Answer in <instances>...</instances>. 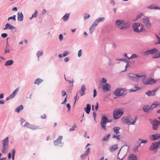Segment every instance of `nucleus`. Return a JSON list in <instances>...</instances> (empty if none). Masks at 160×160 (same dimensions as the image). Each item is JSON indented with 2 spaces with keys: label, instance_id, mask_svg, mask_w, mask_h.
Returning a JSON list of instances; mask_svg holds the SVG:
<instances>
[{
  "label": "nucleus",
  "instance_id": "1",
  "mask_svg": "<svg viewBox=\"0 0 160 160\" xmlns=\"http://www.w3.org/2000/svg\"><path fill=\"white\" fill-rule=\"evenodd\" d=\"M137 119V117H135L134 119L132 118H128L127 117H123L122 119V121L124 124L128 125L135 124Z\"/></svg>",
  "mask_w": 160,
  "mask_h": 160
},
{
  "label": "nucleus",
  "instance_id": "2",
  "mask_svg": "<svg viewBox=\"0 0 160 160\" xmlns=\"http://www.w3.org/2000/svg\"><path fill=\"white\" fill-rule=\"evenodd\" d=\"M116 23L118 28L122 30L128 28L130 26L129 23H128L124 20H117Z\"/></svg>",
  "mask_w": 160,
  "mask_h": 160
},
{
  "label": "nucleus",
  "instance_id": "3",
  "mask_svg": "<svg viewBox=\"0 0 160 160\" xmlns=\"http://www.w3.org/2000/svg\"><path fill=\"white\" fill-rule=\"evenodd\" d=\"M142 76L141 78L143 83L145 85L149 84H152L155 83L157 82V80L152 79H147L145 75H142Z\"/></svg>",
  "mask_w": 160,
  "mask_h": 160
},
{
  "label": "nucleus",
  "instance_id": "4",
  "mask_svg": "<svg viewBox=\"0 0 160 160\" xmlns=\"http://www.w3.org/2000/svg\"><path fill=\"white\" fill-rule=\"evenodd\" d=\"M123 110L122 109H115L113 113V118L115 119H117L123 114Z\"/></svg>",
  "mask_w": 160,
  "mask_h": 160
},
{
  "label": "nucleus",
  "instance_id": "5",
  "mask_svg": "<svg viewBox=\"0 0 160 160\" xmlns=\"http://www.w3.org/2000/svg\"><path fill=\"white\" fill-rule=\"evenodd\" d=\"M120 129V128L118 127H115L113 128V130L115 134L113 135V138H115L118 140H120L121 135L119 133Z\"/></svg>",
  "mask_w": 160,
  "mask_h": 160
},
{
  "label": "nucleus",
  "instance_id": "6",
  "mask_svg": "<svg viewBox=\"0 0 160 160\" xmlns=\"http://www.w3.org/2000/svg\"><path fill=\"white\" fill-rule=\"evenodd\" d=\"M133 29L134 32H141L143 31V26L138 23H135L132 25Z\"/></svg>",
  "mask_w": 160,
  "mask_h": 160
},
{
  "label": "nucleus",
  "instance_id": "7",
  "mask_svg": "<svg viewBox=\"0 0 160 160\" xmlns=\"http://www.w3.org/2000/svg\"><path fill=\"white\" fill-rule=\"evenodd\" d=\"M126 90L122 88H117L114 92V94L118 96H121L126 94Z\"/></svg>",
  "mask_w": 160,
  "mask_h": 160
},
{
  "label": "nucleus",
  "instance_id": "8",
  "mask_svg": "<svg viewBox=\"0 0 160 160\" xmlns=\"http://www.w3.org/2000/svg\"><path fill=\"white\" fill-rule=\"evenodd\" d=\"M129 78L132 81H137L142 77V75L140 74L139 75H137L136 74L130 73L128 75Z\"/></svg>",
  "mask_w": 160,
  "mask_h": 160
},
{
  "label": "nucleus",
  "instance_id": "9",
  "mask_svg": "<svg viewBox=\"0 0 160 160\" xmlns=\"http://www.w3.org/2000/svg\"><path fill=\"white\" fill-rule=\"evenodd\" d=\"M109 122V121H108V118L106 116H103L100 122V125L101 126L102 128L104 130H106V125L107 122Z\"/></svg>",
  "mask_w": 160,
  "mask_h": 160
},
{
  "label": "nucleus",
  "instance_id": "10",
  "mask_svg": "<svg viewBox=\"0 0 160 160\" xmlns=\"http://www.w3.org/2000/svg\"><path fill=\"white\" fill-rule=\"evenodd\" d=\"M160 105L159 104L155 103L152 104L151 106L148 105L144 106L143 108V109L145 112H147L152 109Z\"/></svg>",
  "mask_w": 160,
  "mask_h": 160
},
{
  "label": "nucleus",
  "instance_id": "11",
  "mask_svg": "<svg viewBox=\"0 0 160 160\" xmlns=\"http://www.w3.org/2000/svg\"><path fill=\"white\" fill-rule=\"evenodd\" d=\"M152 125V129L153 130H157L158 126L160 125V121L157 119H154L151 121Z\"/></svg>",
  "mask_w": 160,
  "mask_h": 160
},
{
  "label": "nucleus",
  "instance_id": "12",
  "mask_svg": "<svg viewBox=\"0 0 160 160\" xmlns=\"http://www.w3.org/2000/svg\"><path fill=\"white\" fill-rule=\"evenodd\" d=\"M160 147V140L157 142L153 143L149 148L150 151H152L157 149L158 147Z\"/></svg>",
  "mask_w": 160,
  "mask_h": 160
},
{
  "label": "nucleus",
  "instance_id": "13",
  "mask_svg": "<svg viewBox=\"0 0 160 160\" xmlns=\"http://www.w3.org/2000/svg\"><path fill=\"white\" fill-rule=\"evenodd\" d=\"M23 126L27 127L29 128H30L33 130H35L37 129H41V128H39L38 127H36L32 125H31L28 122H26Z\"/></svg>",
  "mask_w": 160,
  "mask_h": 160
},
{
  "label": "nucleus",
  "instance_id": "14",
  "mask_svg": "<svg viewBox=\"0 0 160 160\" xmlns=\"http://www.w3.org/2000/svg\"><path fill=\"white\" fill-rule=\"evenodd\" d=\"M160 138V134L156 133L150 136V138L152 141H155Z\"/></svg>",
  "mask_w": 160,
  "mask_h": 160
},
{
  "label": "nucleus",
  "instance_id": "15",
  "mask_svg": "<svg viewBox=\"0 0 160 160\" xmlns=\"http://www.w3.org/2000/svg\"><path fill=\"white\" fill-rule=\"evenodd\" d=\"M144 23L146 27L148 28H150L151 26V24L150 22L149 19L148 18H145L143 19Z\"/></svg>",
  "mask_w": 160,
  "mask_h": 160
},
{
  "label": "nucleus",
  "instance_id": "16",
  "mask_svg": "<svg viewBox=\"0 0 160 160\" xmlns=\"http://www.w3.org/2000/svg\"><path fill=\"white\" fill-rule=\"evenodd\" d=\"M158 50L156 48H154L151 50H147L144 52V54L145 55H148L149 54H154L157 52Z\"/></svg>",
  "mask_w": 160,
  "mask_h": 160
},
{
  "label": "nucleus",
  "instance_id": "17",
  "mask_svg": "<svg viewBox=\"0 0 160 160\" xmlns=\"http://www.w3.org/2000/svg\"><path fill=\"white\" fill-rule=\"evenodd\" d=\"M62 139V136H59L56 140L54 141L53 142L54 145L55 146H57L59 144H61Z\"/></svg>",
  "mask_w": 160,
  "mask_h": 160
},
{
  "label": "nucleus",
  "instance_id": "18",
  "mask_svg": "<svg viewBox=\"0 0 160 160\" xmlns=\"http://www.w3.org/2000/svg\"><path fill=\"white\" fill-rule=\"evenodd\" d=\"M158 88H157L156 89L152 91H148L147 92L146 94L148 96H154L155 95V92L158 90Z\"/></svg>",
  "mask_w": 160,
  "mask_h": 160
},
{
  "label": "nucleus",
  "instance_id": "19",
  "mask_svg": "<svg viewBox=\"0 0 160 160\" xmlns=\"http://www.w3.org/2000/svg\"><path fill=\"white\" fill-rule=\"evenodd\" d=\"M86 90V88L85 85H82L81 87V89L79 92L81 96H82L85 94V91Z\"/></svg>",
  "mask_w": 160,
  "mask_h": 160
},
{
  "label": "nucleus",
  "instance_id": "20",
  "mask_svg": "<svg viewBox=\"0 0 160 160\" xmlns=\"http://www.w3.org/2000/svg\"><path fill=\"white\" fill-rule=\"evenodd\" d=\"M15 29V27L12 26L10 24L8 23L6 24L5 25V27L4 29V30H6L7 29Z\"/></svg>",
  "mask_w": 160,
  "mask_h": 160
},
{
  "label": "nucleus",
  "instance_id": "21",
  "mask_svg": "<svg viewBox=\"0 0 160 160\" xmlns=\"http://www.w3.org/2000/svg\"><path fill=\"white\" fill-rule=\"evenodd\" d=\"M110 85L108 83H106L102 85V88L103 90L105 91H109L110 88Z\"/></svg>",
  "mask_w": 160,
  "mask_h": 160
},
{
  "label": "nucleus",
  "instance_id": "22",
  "mask_svg": "<svg viewBox=\"0 0 160 160\" xmlns=\"http://www.w3.org/2000/svg\"><path fill=\"white\" fill-rule=\"evenodd\" d=\"M128 160H137V156L134 154H131L128 156Z\"/></svg>",
  "mask_w": 160,
  "mask_h": 160
},
{
  "label": "nucleus",
  "instance_id": "23",
  "mask_svg": "<svg viewBox=\"0 0 160 160\" xmlns=\"http://www.w3.org/2000/svg\"><path fill=\"white\" fill-rule=\"evenodd\" d=\"M91 109V108L90 105L89 104H88L87 105V107L84 108V109L87 114H89L90 113Z\"/></svg>",
  "mask_w": 160,
  "mask_h": 160
},
{
  "label": "nucleus",
  "instance_id": "24",
  "mask_svg": "<svg viewBox=\"0 0 160 160\" xmlns=\"http://www.w3.org/2000/svg\"><path fill=\"white\" fill-rule=\"evenodd\" d=\"M3 146H8V138L7 137L2 141Z\"/></svg>",
  "mask_w": 160,
  "mask_h": 160
},
{
  "label": "nucleus",
  "instance_id": "25",
  "mask_svg": "<svg viewBox=\"0 0 160 160\" xmlns=\"http://www.w3.org/2000/svg\"><path fill=\"white\" fill-rule=\"evenodd\" d=\"M141 89V88L138 87V86L136 85H135L134 86V87L133 88L130 89L129 90V92H135L138 90H140Z\"/></svg>",
  "mask_w": 160,
  "mask_h": 160
},
{
  "label": "nucleus",
  "instance_id": "26",
  "mask_svg": "<svg viewBox=\"0 0 160 160\" xmlns=\"http://www.w3.org/2000/svg\"><path fill=\"white\" fill-rule=\"evenodd\" d=\"M18 21H21L23 20V15L22 12L19 13L18 12Z\"/></svg>",
  "mask_w": 160,
  "mask_h": 160
},
{
  "label": "nucleus",
  "instance_id": "27",
  "mask_svg": "<svg viewBox=\"0 0 160 160\" xmlns=\"http://www.w3.org/2000/svg\"><path fill=\"white\" fill-rule=\"evenodd\" d=\"M14 62L13 60H10L7 61L5 64V65L6 66H8L12 65L13 64Z\"/></svg>",
  "mask_w": 160,
  "mask_h": 160
},
{
  "label": "nucleus",
  "instance_id": "28",
  "mask_svg": "<svg viewBox=\"0 0 160 160\" xmlns=\"http://www.w3.org/2000/svg\"><path fill=\"white\" fill-rule=\"evenodd\" d=\"M19 90V89L18 88H16L13 92L10 95V96L11 98H14L15 95L16 94L17 92H18Z\"/></svg>",
  "mask_w": 160,
  "mask_h": 160
},
{
  "label": "nucleus",
  "instance_id": "29",
  "mask_svg": "<svg viewBox=\"0 0 160 160\" xmlns=\"http://www.w3.org/2000/svg\"><path fill=\"white\" fill-rule=\"evenodd\" d=\"M19 90V89L18 88H16L13 92L10 95V96L11 98H14L15 95L16 94L17 92H18Z\"/></svg>",
  "mask_w": 160,
  "mask_h": 160
},
{
  "label": "nucleus",
  "instance_id": "30",
  "mask_svg": "<svg viewBox=\"0 0 160 160\" xmlns=\"http://www.w3.org/2000/svg\"><path fill=\"white\" fill-rule=\"evenodd\" d=\"M118 146L117 145H114L110 148V150L111 152H112L115 151L118 148Z\"/></svg>",
  "mask_w": 160,
  "mask_h": 160
},
{
  "label": "nucleus",
  "instance_id": "31",
  "mask_svg": "<svg viewBox=\"0 0 160 160\" xmlns=\"http://www.w3.org/2000/svg\"><path fill=\"white\" fill-rule=\"evenodd\" d=\"M69 16V14L68 13H66L62 17V19L65 22H66L68 20Z\"/></svg>",
  "mask_w": 160,
  "mask_h": 160
},
{
  "label": "nucleus",
  "instance_id": "32",
  "mask_svg": "<svg viewBox=\"0 0 160 160\" xmlns=\"http://www.w3.org/2000/svg\"><path fill=\"white\" fill-rule=\"evenodd\" d=\"M8 148V146H3L2 149V153H6L7 151Z\"/></svg>",
  "mask_w": 160,
  "mask_h": 160
},
{
  "label": "nucleus",
  "instance_id": "33",
  "mask_svg": "<svg viewBox=\"0 0 160 160\" xmlns=\"http://www.w3.org/2000/svg\"><path fill=\"white\" fill-rule=\"evenodd\" d=\"M23 109V106L22 105H20L18 107L15 109V111L18 113Z\"/></svg>",
  "mask_w": 160,
  "mask_h": 160
},
{
  "label": "nucleus",
  "instance_id": "34",
  "mask_svg": "<svg viewBox=\"0 0 160 160\" xmlns=\"http://www.w3.org/2000/svg\"><path fill=\"white\" fill-rule=\"evenodd\" d=\"M10 47L9 45L8 44V43H7L6 48L5 49V53L6 54L7 53H9L10 52Z\"/></svg>",
  "mask_w": 160,
  "mask_h": 160
},
{
  "label": "nucleus",
  "instance_id": "35",
  "mask_svg": "<svg viewBox=\"0 0 160 160\" xmlns=\"http://www.w3.org/2000/svg\"><path fill=\"white\" fill-rule=\"evenodd\" d=\"M42 81V80L40 78H38L35 80L34 83L35 84H38V85H39V84L41 83Z\"/></svg>",
  "mask_w": 160,
  "mask_h": 160
},
{
  "label": "nucleus",
  "instance_id": "36",
  "mask_svg": "<svg viewBox=\"0 0 160 160\" xmlns=\"http://www.w3.org/2000/svg\"><path fill=\"white\" fill-rule=\"evenodd\" d=\"M147 8L151 9H160V8H159L157 7H154L153 5H150V6L147 7Z\"/></svg>",
  "mask_w": 160,
  "mask_h": 160
},
{
  "label": "nucleus",
  "instance_id": "37",
  "mask_svg": "<svg viewBox=\"0 0 160 160\" xmlns=\"http://www.w3.org/2000/svg\"><path fill=\"white\" fill-rule=\"evenodd\" d=\"M94 28L93 26L92 25L89 29V33L91 34H92V32L94 29Z\"/></svg>",
  "mask_w": 160,
  "mask_h": 160
},
{
  "label": "nucleus",
  "instance_id": "38",
  "mask_svg": "<svg viewBox=\"0 0 160 160\" xmlns=\"http://www.w3.org/2000/svg\"><path fill=\"white\" fill-rule=\"evenodd\" d=\"M37 56L38 58V59H39V57L40 56L42 55L43 54V52L42 51H38L37 52Z\"/></svg>",
  "mask_w": 160,
  "mask_h": 160
},
{
  "label": "nucleus",
  "instance_id": "39",
  "mask_svg": "<svg viewBox=\"0 0 160 160\" xmlns=\"http://www.w3.org/2000/svg\"><path fill=\"white\" fill-rule=\"evenodd\" d=\"M160 58V53L154 55L153 56V58Z\"/></svg>",
  "mask_w": 160,
  "mask_h": 160
},
{
  "label": "nucleus",
  "instance_id": "40",
  "mask_svg": "<svg viewBox=\"0 0 160 160\" xmlns=\"http://www.w3.org/2000/svg\"><path fill=\"white\" fill-rule=\"evenodd\" d=\"M77 126L75 124H74L72 126V128H70L69 130L70 132H71L74 131L75 130V128Z\"/></svg>",
  "mask_w": 160,
  "mask_h": 160
},
{
  "label": "nucleus",
  "instance_id": "41",
  "mask_svg": "<svg viewBox=\"0 0 160 160\" xmlns=\"http://www.w3.org/2000/svg\"><path fill=\"white\" fill-rule=\"evenodd\" d=\"M99 23L98 21V20H96L92 24V25L94 27H95L96 26H97L98 23Z\"/></svg>",
  "mask_w": 160,
  "mask_h": 160
},
{
  "label": "nucleus",
  "instance_id": "42",
  "mask_svg": "<svg viewBox=\"0 0 160 160\" xmlns=\"http://www.w3.org/2000/svg\"><path fill=\"white\" fill-rule=\"evenodd\" d=\"M11 19H13L15 21L16 20V15H14L12 17H9V18H8V20H10Z\"/></svg>",
  "mask_w": 160,
  "mask_h": 160
},
{
  "label": "nucleus",
  "instance_id": "43",
  "mask_svg": "<svg viewBox=\"0 0 160 160\" xmlns=\"http://www.w3.org/2000/svg\"><path fill=\"white\" fill-rule=\"evenodd\" d=\"M156 36L158 39V42L156 43H155V44H160V38L157 35H156Z\"/></svg>",
  "mask_w": 160,
  "mask_h": 160
},
{
  "label": "nucleus",
  "instance_id": "44",
  "mask_svg": "<svg viewBox=\"0 0 160 160\" xmlns=\"http://www.w3.org/2000/svg\"><path fill=\"white\" fill-rule=\"evenodd\" d=\"M110 136V134H108L105 137L103 138V140L105 141L107 140L109 138Z\"/></svg>",
  "mask_w": 160,
  "mask_h": 160
},
{
  "label": "nucleus",
  "instance_id": "45",
  "mask_svg": "<svg viewBox=\"0 0 160 160\" xmlns=\"http://www.w3.org/2000/svg\"><path fill=\"white\" fill-rule=\"evenodd\" d=\"M137 57V55L135 54H132L131 56L129 58H128L129 59H131L132 58H135Z\"/></svg>",
  "mask_w": 160,
  "mask_h": 160
},
{
  "label": "nucleus",
  "instance_id": "46",
  "mask_svg": "<svg viewBox=\"0 0 160 160\" xmlns=\"http://www.w3.org/2000/svg\"><path fill=\"white\" fill-rule=\"evenodd\" d=\"M38 13V12L37 11H35L34 12L32 15V18H36L37 17V14Z\"/></svg>",
  "mask_w": 160,
  "mask_h": 160
},
{
  "label": "nucleus",
  "instance_id": "47",
  "mask_svg": "<svg viewBox=\"0 0 160 160\" xmlns=\"http://www.w3.org/2000/svg\"><path fill=\"white\" fill-rule=\"evenodd\" d=\"M105 19V18L103 17L100 18H99L98 19H97V20H98V21L99 22L103 21Z\"/></svg>",
  "mask_w": 160,
  "mask_h": 160
},
{
  "label": "nucleus",
  "instance_id": "48",
  "mask_svg": "<svg viewBox=\"0 0 160 160\" xmlns=\"http://www.w3.org/2000/svg\"><path fill=\"white\" fill-rule=\"evenodd\" d=\"M90 152V148H88L85 152V153L87 155H88V154H89V152Z\"/></svg>",
  "mask_w": 160,
  "mask_h": 160
},
{
  "label": "nucleus",
  "instance_id": "49",
  "mask_svg": "<svg viewBox=\"0 0 160 160\" xmlns=\"http://www.w3.org/2000/svg\"><path fill=\"white\" fill-rule=\"evenodd\" d=\"M87 155L85 154H82L81 155V158L83 159L85 158Z\"/></svg>",
  "mask_w": 160,
  "mask_h": 160
},
{
  "label": "nucleus",
  "instance_id": "50",
  "mask_svg": "<svg viewBox=\"0 0 160 160\" xmlns=\"http://www.w3.org/2000/svg\"><path fill=\"white\" fill-rule=\"evenodd\" d=\"M82 51L81 49L79 50L78 53V57H80L82 56Z\"/></svg>",
  "mask_w": 160,
  "mask_h": 160
},
{
  "label": "nucleus",
  "instance_id": "51",
  "mask_svg": "<svg viewBox=\"0 0 160 160\" xmlns=\"http://www.w3.org/2000/svg\"><path fill=\"white\" fill-rule=\"evenodd\" d=\"M8 36V35L6 33H3L1 34V36L3 38H5L6 37Z\"/></svg>",
  "mask_w": 160,
  "mask_h": 160
},
{
  "label": "nucleus",
  "instance_id": "52",
  "mask_svg": "<svg viewBox=\"0 0 160 160\" xmlns=\"http://www.w3.org/2000/svg\"><path fill=\"white\" fill-rule=\"evenodd\" d=\"M68 52L67 51L65 52L63 54V57H65L67 56L68 54Z\"/></svg>",
  "mask_w": 160,
  "mask_h": 160
},
{
  "label": "nucleus",
  "instance_id": "53",
  "mask_svg": "<svg viewBox=\"0 0 160 160\" xmlns=\"http://www.w3.org/2000/svg\"><path fill=\"white\" fill-rule=\"evenodd\" d=\"M78 94V93L77 92L76 93V96H75L74 97V98L75 99V103L77 100L79 98V97H78L77 96Z\"/></svg>",
  "mask_w": 160,
  "mask_h": 160
},
{
  "label": "nucleus",
  "instance_id": "54",
  "mask_svg": "<svg viewBox=\"0 0 160 160\" xmlns=\"http://www.w3.org/2000/svg\"><path fill=\"white\" fill-rule=\"evenodd\" d=\"M90 17V15L89 14H86L84 17V18L85 19H86L89 18Z\"/></svg>",
  "mask_w": 160,
  "mask_h": 160
},
{
  "label": "nucleus",
  "instance_id": "55",
  "mask_svg": "<svg viewBox=\"0 0 160 160\" xmlns=\"http://www.w3.org/2000/svg\"><path fill=\"white\" fill-rule=\"evenodd\" d=\"M93 97H95L97 95V92L95 89H94L93 90Z\"/></svg>",
  "mask_w": 160,
  "mask_h": 160
},
{
  "label": "nucleus",
  "instance_id": "56",
  "mask_svg": "<svg viewBox=\"0 0 160 160\" xmlns=\"http://www.w3.org/2000/svg\"><path fill=\"white\" fill-rule=\"evenodd\" d=\"M62 96H64L66 95V93L65 91L62 90Z\"/></svg>",
  "mask_w": 160,
  "mask_h": 160
},
{
  "label": "nucleus",
  "instance_id": "57",
  "mask_svg": "<svg viewBox=\"0 0 160 160\" xmlns=\"http://www.w3.org/2000/svg\"><path fill=\"white\" fill-rule=\"evenodd\" d=\"M67 106L68 108V111H69L71 108V106L69 103L67 104Z\"/></svg>",
  "mask_w": 160,
  "mask_h": 160
},
{
  "label": "nucleus",
  "instance_id": "58",
  "mask_svg": "<svg viewBox=\"0 0 160 160\" xmlns=\"http://www.w3.org/2000/svg\"><path fill=\"white\" fill-rule=\"evenodd\" d=\"M59 39L60 40V41H61L63 39V36L62 34H60L59 35Z\"/></svg>",
  "mask_w": 160,
  "mask_h": 160
},
{
  "label": "nucleus",
  "instance_id": "59",
  "mask_svg": "<svg viewBox=\"0 0 160 160\" xmlns=\"http://www.w3.org/2000/svg\"><path fill=\"white\" fill-rule=\"evenodd\" d=\"M41 117L43 119H45L46 117V114H43V115H42L41 116Z\"/></svg>",
  "mask_w": 160,
  "mask_h": 160
},
{
  "label": "nucleus",
  "instance_id": "60",
  "mask_svg": "<svg viewBox=\"0 0 160 160\" xmlns=\"http://www.w3.org/2000/svg\"><path fill=\"white\" fill-rule=\"evenodd\" d=\"M12 155L15 156V150L14 149H13L12 150Z\"/></svg>",
  "mask_w": 160,
  "mask_h": 160
},
{
  "label": "nucleus",
  "instance_id": "61",
  "mask_svg": "<svg viewBox=\"0 0 160 160\" xmlns=\"http://www.w3.org/2000/svg\"><path fill=\"white\" fill-rule=\"evenodd\" d=\"M140 140L141 141L142 143H146L147 142V141L146 140H142L141 139H140Z\"/></svg>",
  "mask_w": 160,
  "mask_h": 160
},
{
  "label": "nucleus",
  "instance_id": "62",
  "mask_svg": "<svg viewBox=\"0 0 160 160\" xmlns=\"http://www.w3.org/2000/svg\"><path fill=\"white\" fill-rule=\"evenodd\" d=\"M102 81L103 83H106L107 80L105 78H102Z\"/></svg>",
  "mask_w": 160,
  "mask_h": 160
},
{
  "label": "nucleus",
  "instance_id": "63",
  "mask_svg": "<svg viewBox=\"0 0 160 160\" xmlns=\"http://www.w3.org/2000/svg\"><path fill=\"white\" fill-rule=\"evenodd\" d=\"M129 67V65L128 63H127L125 66V70L123 72L126 71L127 70V68Z\"/></svg>",
  "mask_w": 160,
  "mask_h": 160
},
{
  "label": "nucleus",
  "instance_id": "64",
  "mask_svg": "<svg viewBox=\"0 0 160 160\" xmlns=\"http://www.w3.org/2000/svg\"><path fill=\"white\" fill-rule=\"evenodd\" d=\"M92 116L94 117V119H95V118L96 116V114L95 112H93L92 114Z\"/></svg>",
  "mask_w": 160,
  "mask_h": 160
}]
</instances>
